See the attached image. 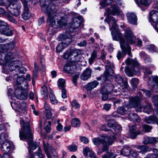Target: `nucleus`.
I'll list each match as a JSON object with an SVG mask.
<instances>
[{"label": "nucleus", "mask_w": 158, "mask_h": 158, "mask_svg": "<svg viewBox=\"0 0 158 158\" xmlns=\"http://www.w3.org/2000/svg\"><path fill=\"white\" fill-rule=\"evenodd\" d=\"M80 19L81 21L83 20V18L81 17H79L77 18H73L72 21L71 27L70 28V31L71 32L72 31H74V30L77 29L80 26V23L78 22V20Z\"/></svg>", "instance_id": "a211bd4d"}, {"label": "nucleus", "mask_w": 158, "mask_h": 158, "mask_svg": "<svg viewBox=\"0 0 158 158\" xmlns=\"http://www.w3.org/2000/svg\"><path fill=\"white\" fill-rule=\"evenodd\" d=\"M48 124L45 127V129L46 131L48 133L51 130V121H49L48 122Z\"/></svg>", "instance_id": "052dcab7"}, {"label": "nucleus", "mask_w": 158, "mask_h": 158, "mask_svg": "<svg viewBox=\"0 0 158 158\" xmlns=\"http://www.w3.org/2000/svg\"><path fill=\"white\" fill-rule=\"evenodd\" d=\"M72 66L69 64H66L64 67V70L67 72L69 73L72 69Z\"/></svg>", "instance_id": "3c124183"}, {"label": "nucleus", "mask_w": 158, "mask_h": 158, "mask_svg": "<svg viewBox=\"0 0 158 158\" xmlns=\"http://www.w3.org/2000/svg\"><path fill=\"white\" fill-rule=\"evenodd\" d=\"M137 148L140 150L139 152L142 154H144L147 151H150L151 150V148L145 145H139L138 146Z\"/></svg>", "instance_id": "72a5a7b5"}, {"label": "nucleus", "mask_w": 158, "mask_h": 158, "mask_svg": "<svg viewBox=\"0 0 158 158\" xmlns=\"http://www.w3.org/2000/svg\"><path fill=\"white\" fill-rule=\"evenodd\" d=\"M91 72L92 70L90 69L89 68L86 69L81 75V79L84 81L87 80L90 77Z\"/></svg>", "instance_id": "cd10ccee"}, {"label": "nucleus", "mask_w": 158, "mask_h": 158, "mask_svg": "<svg viewBox=\"0 0 158 158\" xmlns=\"http://www.w3.org/2000/svg\"><path fill=\"white\" fill-rule=\"evenodd\" d=\"M31 0H21L23 6V11L22 14V17L24 20L28 19L31 15L29 12L27 3Z\"/></svg>", "instance_id": "9b49d317"}, {"label": "nucleus", "mask_w": 158, "mask_h": 158, "mask_svg": "<svg viewBox=\"0 0 158 158\" xmlns=\"http://www.w3.org/2000/svg\"><path fill=\"white\" fill-rule=\"evenodd\" d=\"M72 105L75 109L79 108L80 107V105L75 100H73L72 102Z\"/></svg>", "instance_id": "bf43d9fd"}, {"label": "nucleus", "mask_w": 158, "mask_h": 158, "mask_svg": "<svg viewBox=\"0 0 158 158\" xmlns=\"http://www.w3.org/2000/svg\"><path fill=\"white\" fill-rule=\"evenodd\" d=\"M109 90L111 91L112 92L117 93L120 91V89L118 88V89H115V87H114L113 86L111 85H110V87L108 88Z\"/></svg>", "instance_id": "5fc2aeb1"}, {"label": "nucleus", "mask_w": 158, "mask_h": 158, "mask_svg": "<svg viewBox=\"0 0 158 158\" xmlns=\"http://www.w3.org/2000/svg\"><path fill=\"white\" fill-rule=\"evenodd\" d=\"M90 152H92L91 151H90L89 148L88 147H85L83 150V153L85 156H88V153H89Z\"/></svg>", "instance_id": "e2e57ef3"}, {"label": "nucleus", "mask_w": 158, "mask_h": 158, "mask_svg": "<svg viewBox=\"0 0 158 158\" xmlns=\"http://www.w3.org/2000/svg\"><path fill=\"white\" fill-rule=\"evenodd\" d=\"M127 16L128 21L130 23L133 25L137 24V17L134 13H128L127 14Z\"/></svg>", "instance_id": "412c9836"}, {"label": "nucleus", "mask_w": 158, "mask_h": 158, "mask_svg": "<svg viewBox=\"0 0 158 158\" xmlns=\"http://www.w3.org/2000/svg\"><path fill=\"white\" fill-rule=\"evenodd\" d=\"M112 116H108L106 117V119L111 118ZM108 120V126L110 127H111L113 128L115 131H118L121 129V126L116 123L113 120H109L107 119Z\"/></svg>", "instance_id": "f3484780"}, {"label": "nucleus", "mask_w": 158, "mask_h": 158, "mask_svg": "<svg viewBox=\"0 0 158 158\" xmlns=\"http://www.w3.org/2000/svg\"><path fill=\"white\" fill-rule=\"evenodd\" d=\"M21 8L20 3H16V2L11 3L7 6L6 8L8 11L13 15L17 17L19 15Z\"/></svg>", "instance_id": "0eeeda50"}, {"label": "nucleus", "mask_w": 158, "mask_h": 158, "mask_svg": "<svg viewBox=\"0 0 158 158\" xmlns=\"http://www.w3.org/2000/svg\"><path fill=\"white\" fill-rule=\"evenodd\" d=\"M49 89V98L52 104H57L58 102V100L53 94L52 90L50 88Z\"/></svg>", "instance_id": "2f4dec72"}, {"label": "nucleus", "mask_w": 158, "mask_h": 158, "mask_svg": "<svg viewBox=\"0 0 158 158\" xmlns=\"http://www.w3.org/2000/svg\"><path fill=\"white\" fill-rule=\"evenodd\" d=\"M8 138L7 134L2 132L0 134V145L3 143L6 142L8 141L7 139Z\"/></svg>", "instance_id": "e433bc0d"}, {"label": "nucleus", "mask_w": 158, "mask_h": 158, "mask_svg": "<svg viewBox=\"0 0 158 158\" xmlns=\"http://www.w3.org/2000/svg\"><path fill=\"white\" fill-rule=\"evenodd\" d=\"M147 49L151 52H156L157 51L156 48L154 45H151L148 46L147 47Z\"/></svg>", "instance_id": "09e8293b"}, {"label": "nucleus", "mask_w": 158, "mask_h": 158, "mask_svg": "<svg viewBox=\"0 0 158 158\" xmlns=\"http://www.w3.org/2000/svg\"><path fill=\"white\" fill-rule=\"evenodd\" d=\"M138 79L137 78H133L131 80V84L134 87H136L138 85Z\"/></svg>", "instance_id": "de8ad7c7"}, {"label": "nucleus", "mask_w": 158, "mask_h": 158, "mask_svg": "<svg viewBox=\"0 0 158 158\" xmlns=\"http://www.w3.org/2000/svg\"><path fill=\"white\" fill-rule=\"evenodd\" d=\"M71 37V35L68 32L65 34H61L57 37V40L59 41L64 40L67 39H70Z\"/></svg>", "instance_id": "4c0bfd02"}, {"label": "nucleus", "mask_w": 158, "mask_h": 158, "mask_svg": "<svg viewBox=\"0 0 158 158\" xmlns=\"http://www.w3.org/2000/svg\"><path fill=\"white\" fill-rule=\"evenodd\" d=\"M108 139L107 137L102 135L101 138L96 137L92 139V140L94 145L99 146L100 144H104L106 142V140Z\"/></svg>", "instance_id": "6ab92c4d"}, {"label": "nucleus", "mask_w": 158, "mask_h": 158, "mask_svg": "<svg viewBox=\"0 0 158 158\" xmlns=\"http://www.w3.org/2000/svg\"><path fill=\"white\" fill-rule=\"evenodd\" d=\"M124 36L127 43L131 44L135 43V37L130 28H127L125 30Z\"/></svg>", "instance_id": "f8f14e48"}, {"label": "nucleus", "mask_w": 158, "mask_h": 158, "mask_svg": "<svg viewBox=\"0 0 158 158\" xmlns=\"http://www.w3.org/2000/svg\"><path fill=\"white\" fill-rule=\"evenodd\" d=\"M97 52L96 51H94L91 54V57L89 59V63L90 64H92L94 60L97 58Z\"/></svg>", "instance_id": "a19ab883"}, {"label": "nucleus", "mask_w": 158, "mask_h": 158, "mask_svg": "<svg viewBox=\"0 0 158 158\" xmlns=\"http://www.w3.org/2000/svg\"><path fill=\"white\" fill-rule=\"evenodd\" d=\"M106 140V142L104 143V144H102L103 147L102 149L98 148L97 151V154L98 155H100L102 153V152L107 151L108 149V146L112 144L113 141L110 139L109 140Z\"/></svg>", "instance_id": "a878e982"}, {"label": "nucleus", "mask_w": 158, "mask_h": 158, "mask_svg": "<svg viewBox=\"0 0 158 158\" xmlns=\"http://www.w3.org/2000/svg\"><path fill=\"white\" fill-rule=\"evenodd\" d=\"M0 34L6 36H11L13 35V31L9 28L7 23L0 20Z\"/></svg>", "instance_id": "6e6552de"}, {"label": "nucleus", "mask_w": 158, "mask_h": 158, "mask_svg": "<svg viewBox=\"0 0 158 158\" xmlns=\"http://www.w3.org/2000/svg\"><path fill=\"white\" fill-rule=\"evenodd\" d=\"M125 62L127 66L126 67L125 72L128 76L131 77L134 75H139V64L135 59H131L128 58L125 61Z\"/></svg>", "instance_id": "39448f33"}, {"label": "nucleus", "mask_w": 158, "mask_h": 158, "mask_svg": "<svg viewBox=\"0 0 158 158\" xmlns=\"http://www.w3.org/2000/svg\"><path fill=\"white\" fill-rule=\"evenodd\" d=\"M116 155L115 154L111 153H107L105 155L102 156V158H115Z\"/></svg>", "instance_id": "49530a36"}, {"label": "nucleus", "mask_w": 158, "mask_h": 158, "mask_svg": "<svg viewBox=\"0 0 158 158\" xmlns=\"http://www.w3.org/2000/svg\"><path fill=\"white\" fill-rule=\"evenodd\" d=\"M20 123L21 125H23V127L19 131V136L21 140H26L27 142L29 152L30 154L31 152L35 150L37 147V145L35 143L32 142L33 135L31 132L29 123L27 122L24 123L23 119H21Z\"/></svg>", "instance_id": "7ed1b4c3"}, {"label": "nucleus", "mask_w": 158, "mask_h": 158, "mask_svg": "<svg viewBox=\"0 0 158 158\" xmlns=\"http://www.w3.org/2000/svg\"><path fill=\"white\" fill-rule=\"evenodd\" d=\"M128 118L132 121L138 122L139 121V118L136 114L130 113L128 115Z\"/></svg>", "instance_id": "473e14b6"}, {"label": "nucleus", "mask_w": 158, "mask_h": 158, "mask_svg": "<svg viewBox=\"0 0 158 158\" xmlns=\"http://www.w3.org/2000/svg\"><path fill=\"white\" fill-rule=\"evenodd\" d=\"M139 1V0H138ZM142 4L145 6H148L152 2L151 0H139Z\"/></svg>", "instance_id": "8fccbe9b"}, {"label": "nucleus", "mask_w": 158, "mask_h": 158, "mask_svg": "<svg viewBox=\"0 0 158 158\" xmlns=\"http://www.w3.org/2000/svg\"><path fill=\"white\" fill-rule=\"evenodd\" d=\"M69 40L68 42H62L59 43L56 47V51L57 52H61L63 49L66 47H67L71 41L70 39H69Z\"/></svg>", "instance_id": "bb28decb"}, {"label": "nucleus", "mask_w": 158, "mask_h": 158, "mask_svg": "<svg viewBox=\"0 0 158 158\" xmlns=\"http://www.w3.org/2000/svg\"><path fill=\"white\" fill-rule=\"evenodd\" d=\"M152 127L148 125H144L143 126V130L146 132H149L152 129Z\"/></svg>", "instance_id": "4d7b16f0"}, {"label": "nucleus", "mask_w": 158, "mask_h": 158, "mask_svg": "<svg viewBox=\"0 0 158 158\" xmlns=\"http://www.w3.org/2000/svg\"><path fill=\"white\" fill-rule=\"evenodd\" d=\"M105 21L108 23L109 27L110 26L111 24H112L111 27H110V30L111 31L113 40L119 41L120 47L122 50V53L120 51H118L117 55L118 59L119 60L123 57L127 53L129 56H131V48L123 38L122 34L118 28V26L116 23L117 20L113 17H110L106 19Z\"/></svg>", "instance_id": "f257e3e1"}, {"label": "nucleus", "mask_w": 158, "mask_h": 158, "mask_svg": "<svg viewBox=\"0 0 158 158\" xmlns=\"http://www.w3.org/2000/svg\"><path fill=\"white\" fill-rule=\"evenodd\" d=\"M1 146V148L4 154L2 156L0 155V156L2 158H3L5 155L7 154L11 157V158H12V156L10 155L9 154L7 153L9 152L11 148V147L12 146V144L11 143L8 141L0 145Z\"/></svg>", "instance_id": "dca6fc26"}, {"label": "nucleus", "mask_w": 158, "mask_h": 158, "mask_svg": "<svg viewBox=\"0 0 158 158\" xmlns=\"http://www.w3.org/2000/svg\"><path fill=\"white\" fill-rule=\"evenodd\" d=\"M149 21L152 25L156 24L158 21V12L156 10H152L150 12Z\"/></svg>", "instance_id": "aec40b11"}, {"label": "nucleus", "mask_w": 158, "mask_h": 158, "mask_svg": "<svg viewBox=\"0 0 158 158\" xmlns=\"http://www.w3.org/2000/svg\"><path fill=\"white\" fill-rule=\"evenodd\" d=\"M81 141L84 143L86 144L89 142V139L85 137H81L80 138Z\"/></svg>", "instance_id": "774afa93"}, {"label": "nucleus", "mask_w": 158, "mask_h": 158, "mask_svg": "<svg viewBox=\"0 0 158 158\" xmlns=\"http://www.w3.org/2000/svg\"><path fill=\"white\" fill-rule=\"evenodd\" d=\"M152 100L155 105L158 106V95L153 97Z\"/></svg>", "instance_id": "680f3d73"}, {"label": "nucleus", "mask_w": 158, "mask_h": 158, "mask_svg": "<svg viewBox=\"0 0 158 158\" xmlns=\"http://www.w3.org/2000/svg\"><path fill=\"white\" fill-rule=\"evenodd\" d=\"M99 84V83L96 80L88 83L85 86V88L88 90H91L96 87Z\"/></svg>", "instance_id": "c756f323"}, {"label": "nucleus", "mask_w": 158, "mask_h": 158, "mask_svg": "<svg viewBox=\"0 0 158 158\" xmlns=\"http://www.w3.org/2000/svg\"><path fill=\"white\" fill-rule=\"evenodd\" d=\"M8 95L11 99L10 102L11 106L13 109L16 107L19 108L22 111L26 110L27 106L26 103L24 102L20 103L18 101H16L15 98L19 99L17 98L16 95L14 94V91L12 88H8Z\"/></svg>", "instance_id": "423d86ee"}, {"label": "nucleus", "mask_w": 158, "mask_h": 158, "mask_svg": "<svg viewBox=\"0 0 158 158\" xmlns=\"http://www.w3.org/2000/svg\"><path fill=\"white\" fill-rule=\"evenodd\" d=\"M41 90L43 91V94L47 96L48 94V90L47 87L45 85L42 86Z\"/></svg>", "instance_id": "603ef678"}, {"label": "nucleus", "mask_w": 158, "mask_h": 158, "mask_svg": "<svg viewBox=\"0 0 158 158\" xmlns=\"http://www.w3.org/2000/svg\"><path fill=\"white\" fill-rule=\"evenodd\" d=\"M141 69L143 72L144 74V77H147L146 76V75L151 74H152L151 71L146 67L142 66L141 68Z\"/></svg>", "instance_id": "79ce46f5"}, {"label": "nucleus", "mask_w": 158, "mask_h": 158, "mask_svg": "<svg viewBox=\"0 0 158 158\" xmlns=\"http://www.w3.org/2000/svg\"><path fill=\"white\" fill-rule=\"evenodd\" d=\"M101 93L102 95V100L106 101L108 98V94L111 93V91L109 90L108 87L106 89L103 87L101 91Z\"/></svg>", "instance_id": "c85d7f7f"}, {"label": "nucleus", "mask_w": 158, "mask_h": 158, "mask_svg": "<svg viewBox=\"0 0 158 158\" xmlns=\"http://www.w3.org/2000/svg\"><path fill=\"white\" fill-rule=\"evenodd\" d=\"M14 58V57L13 56V58L11 59V60L9 62L8 61L4 65L5 66H6L7 64H9V67L10 71L15 70V69L17 68H19V65H16V64L18 63L19 64L20 63V62L17 60H12Z\"/></svg>", "instance_id": "5701e85b"}, {"label": "nucleus", "mask_w": 158, "mask_h": 158, "mask_svg": "<svg viewBox=\"0 0 158 158\" xmlns=\"http://www.w3.org/2000/svg\"><path fill=\"white\" fill-rule=\"evenodd\" d=\"M65 83V80L62 78L59 79L57 81L58 85L61 89L64 88Z\"/></svg>", "instance_id": "c03bdc74"}, {"label": "nucleus", "mask_w": 158, "mask_h": 158, "mask_svg": "<svg viewBox=\"0 0 158 158\" xmlns=\"http://www.w3.org/2000/svg\"><path fill=\"white\" fill-rule=\"evenodd\" d=\"M46 117L47 119H49L52 118V114L51 110L45 111Z\"/></svg>", "instance_id": "69168bd1"}, {"label": "nucleus", "mask_w": 158, "mask_h": 158, "mask_svg": "<svg viewBox=\"0 0 158 158\" xmlns=\"http://www.w3.org/2000/svg\"><path fill=\"white\" fill-rule=\"evenodd\" d=\"M81 123L79 120L77 118H74L71 120V125L74 127H79Z\"/></svg>", "instance_id": "ea45409f"}, {"label": "nucleus", "mask_w": 158, "mask_h": 158, "mask_svg": "<svg viewBox=\"0 0 158 158\" xmlns=\"http://www.w3.org/2000/svg\"><path fill=\"white\" fill-rule=\"evenodd\" d=\"M131 148L128 146H125L122 149L121 153L124 156L129 155L131 152Z\"/></svg>", "instance_id": "c9c22d12"}, {"label": "nucleus", "mask_w": 158, "mask_h": 158, "mask_svg": "<svg viewBox=\"0 0 158 158\" xmlns=\"http://www.w3.org/2000/svg\"><path fill=\"white\" fill-rule=\"evenodd\" d=\"M115 81L119 84L123 91L126 92L127 91V88L128 86L127 83L126 81H124L122 77L119 74H116L115 77Z\"/></svg>", "instance_id": "2eb2a0df"}, {"label": "nucleus", "mask_w": 158, "mask_h": 158, "mask_svg": "<svg viewBox=\"0 0 158 158\" xmlns=\"http://www.w3.org/2000/svg\"><path fill=\"white\" fill-rule=\"evenodd\" d=\"M152 110L151 105L149 104H148L146 106L143 107L144 112L148 114H149Z\"/></svg>", "instance_id": "a18cd8bd"}, {"label": "nucleus", "mask_w": 158, "mask_h": 158, "mask_svg": "<svg viewBox=\"0 0 158 158\" xmlns=\"http://www.w3.org/2000/svg\"><path fill=\"white\" fill-rule=\"evenodd\" d=\"M149 88L155 92H158V77L151 76L148 81Z\"/></svg>", "instance_id": "1a4fd4ad"}, {"label": "nucleus", "mask_w": 158, "mask_h": 158, "mask_svg": "<svg viewBox=\"0 0 158 158\" xmlns=\"http://www.w3.org/2000/svg\"><path fill=\"white\" fill-rule=\"evenodd\" d=\"M153 114H156L158 116V109H155L153 111ZM145 121L147 123L149 124H154L156 123L158 125V119L154 115H151L148 117H145Z\"/></svg>", "instance_id": "ddd939ff"}, {"label": "nucleus", "mask_w": 158, "mask_h": 158, "mask_svg": "<svg viewBox=\"0 0 158 158\" xmlns=\"http://www.w3.org/2000/svg\"><path fill=\"white\" fill-rule=\"evenodd\" d=\"M112 10H110L109 8H107L106 11L107 14H111L113 15H122L123 14L122 11L115 4H113L111 6Z\"/></svg>", "instance_id": "4468645a"}, {"label": "nucleus", "mask_w": 158, "mask_h": 158, "mask_svg": "<svg viewBox=\"0 0 158 158\" xmlns=\"http://www.w3.org/2000/svg\"><path fill=\"white\" fill-rule=\"evenodd\" d=\"M149 138H147L149 140V143H155L158 142V138H156L153 137H148Z\"/></svg>", "instance_id": "864d4df0"}, {"label": "nucleus", "mask_w": 158, "mask_h": 158, "mask_svg": "<svg viewBox=\"0 0 158 158\" xmlns=\"http://www.w3.org/2000/svg\"><path fill=\"white\" fill-rule=\"evenodd\" d=\"M61 96L63 98H65L67 97L66 90L64 88L61 89Z\"/></svg>", "instance_id": "0e129e2a"}, {"label": "nucleus", "mask_w": 158, "mask_h": 158, "mask_svg": "<svg viewBox=\"0 0 158 158\" xmlns=\"http://www.w3.org/2000/svg\"><path fill=\"white\" fill-rule=\"evenodd\" d=\"M13 58V55L12 52H9L5 55L3 53L0 51V64L4 65Z\"/></svg>", "instance_id": "9d476101"}, {"label": "nucleus", "mask_w": 158, "mask_h": 158, "mask_svg": "<svg viewBox=\"0 0 158 158\" xmlns=\"http://www.w3.org/2000/svg\"><path fill=\"white\" fill-rule=\"evenodd\" d=\"M154 154L148 155L145 158H158V149H154L153 150Z\"/></svg>", "instance_id": "37998d69"}, {"label": "nucleus", "mask_w": 158, "mask_h": 158, "mask_svg": "<svg viewBox=\"0 0 158 158\" xmlns=\"http://www.w3.org/2000/svg\"><path fill=\"white\" fill-rule=\"evenodd\" d=\"M13 78L15 82L14 84V94L20 100L25 99L27 97L28 85H25V88L23 89L22 85L25 80L30 81L31 80L30 75L27 74L25 77L22 75L18 76L17 74H15Z\"/></svg>", "instance_id": "f03ea898"}, {"label": "nucleus", "mask_w": 158, "mask_h": 158, "mask_svg": "<svg viewBox=\"0 0 158 158\" xmlns=\"http://www.w3.org/2000/svg\"><path fill=\"white\" fill-rule=\"evenodd\" d=\"M81 53V51H80V53L78 54H74V57H73L74 59L72 61L74 62H77L80 61V57L79 56V55Z\"/></svg>", "instance_id": "13d9d810"}, {"label": "nucleus", "mask_w": 158, "mask_h": 158, "mask_svg": "<svg viewBox=\"0 0 158 158\" xmlns=\"http://www.w3.org/2000/svg\"><path fill=\"white\" fill-rule=\"evenodd\" d=\"M30 158H44V155L42 153L40 148H39L38 151L33 155L30 154Z\"/></svg>", "instance_id": "7c9ffc66"}, {"label": "nucleus", "mask_w": 158, "mask_h": 158, "mask_svg": "<svg viewBox=\"0 0 158 158\" xmlns=\"http://www.w3.org/2000/svg\"><path fill=\"white\" fill-rule=\"evenodd\" d=\"M142 90L145 95L148 97H150L151 95V93L149 90L144 89H142Z\"/></svg>", "instance_id": "338daca9"}, {"label": "nucleus", "mask_w": 158, "mask_h": 158, "mask_svg": "<svg viewBox=\"0 0 158 158\" xmlns=\"http://www.w3.org/2000/svg\"><path fill=\"white\" fill-rule=\"evenodd\" d=\"M113 0H103L100 2L101 6L99 7L100 9L106 7L107 6L110 5L113 2Z\"/></svg>", "instance_id": "f704fd0d"}, {"label": "nucleus", "mask_w": 158, "mask_h": 158, "mask_svg": "<svg viewBox=\"0 0 158 158\" xmlns=\"http://www.w3.org/2000/svg\"><path fill=\"white\" fill-rule=\"evenodd\" d=\"M68 148L70 152H75L77 150V146L73 144L68 146Z\"/></svg>", "instance_id": "6e6d98bb"}, {"label": "nucleus", "mask_w": 158, "mask_h": 158, "mask_svg": "<svg viewBox=\"0 0 158 158\" xmlns=\"http://www.w3.org/2000/svg\"><path fill=\"white\" fill-rule=\"evenodd\" d=\"M139 94L140 96H136L135 97H131L130 98L129 101L128 106L123 107H120L117 110V112L119 114L124 115L128 114L130 111V108L128 107H137L139 108L137 110V111H141V106H140V101L142 98L141 93L139 92Z\"/></svg>", "instance_id": "20e7f679"}, {"label": "nucleus", "mask_w": 158, "mask_h": 158, "mask_svg": "<svg viewBox=\"0 0 158 158\" xmlns=\"http://www.w3.org/2000/svg\"><path fill=\"white\" fill-rule=\"evenodd\" d=\"M111 64L106 66V70L104 72V76L106 78L109 76H112L114 74L112 68H114V66L112 63Z\"/></svg>", "instance_id": "393cba45"}, {"label": "nucleus", "mask_w": 158, "mask_h": 158, "mask_svg": "<svg viewBox=\"0 0 158 158\" xmlns=\"http://www.w3.org/2000/svg\"><path fill=\"white\" fill-rule=\"evenodd\" d=\"M3 48L6 50H11L14 47L15 44L13 41H11L3 45Z\"/></svg>", "instance_id": "58836bf2"}, {"label": "nucleus", "mask_w": 158, "mask_h": 158, "mask_svg": "<svg viewBox=\"0 0 158 158\" xmlns=\"http://www.w3.org/2000/svg\"><path fill=\"white\" fill-rule=\"evenodd\" d=\"M140 134V132L137 131L135 126H132L130 127L129 135L130 138L131 139H135L137 135Z\"/></svg>", "instance_id": "b1692460"}, {"label": "nucleus", "mask_w": 158, "mask_h": 158, "mask_svg": "<svg viewBox=\"0 0 158 158\" xmlns=\"http://www.w3.org/2000/svg\"><path fill=\"white\" fill-rule=\"evenodd\" d=\"M79 53L80 50L78 49H69L64 53L63 56L64 59H67L73 55L74 54H78Z\"/></svg>", "instance_id": "4be33fe9"}]
</instances>
